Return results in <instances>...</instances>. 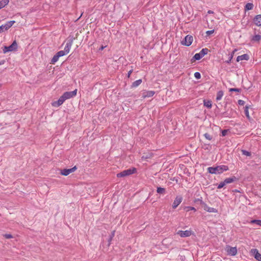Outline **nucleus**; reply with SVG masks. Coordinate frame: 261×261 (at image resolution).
I'll list each match as a JSON object with an SVG mask.
<instances>
[{"label":"nucleus","mask_w":261,"mask_h":261,"mask_svg":"<svg viewBox=\"0 0 261 261\" xmlns=\"http://www.w3.org/2000/svg\"><path fill=\"white\" fill-rule=\"evenodd\" d=\"M245 114L247 118H249V111H248V107L246 106L245 109Z\"/></svg>","instance_id":"35"},{"label":"nucleus","mask_w":261,"mask_h":261,"mask_svg":"<svg viewBox=\"0 0 261 261\" xmlns=\"http://www.w3.org/2000/svg\"><path fill=\"white\" fill-rule=\"evenodd\" d=\"M77 90L75 89L72 91L66 92L62 95L64 99L66 100V99H69L75 96L76 95Z\"/></svg>","instance_id":"5"},{"label":"nucleus","mask_w":261,"mask_h":261,"mask_svg":"<svg viewBox=\"0 0 261 261\" xmlns=\"http://www.w3.org/2000/svg\"><path fill=\"white\" fill-rule=\"evenodd\" d=\"M105 48V46H102L100 48L99 50H102Z\"/></svg>","instance_id":"47"},{"label":"nucleus","mask_w":261,"mask_h":261,"mask_svg":"<svg viewBox=\"0 0 261 261\" xmlns=\"http://www.w3.org/2000/svg\"><path fill=\"white\" fill-rule=\"evenodd\" d=\"M136 171V169L135 168L128 169L127 170H123V171L118 173L117 174V177H122L130 175L134 173Z\"/></svg>","instance_id":"2"},{"label":"nucleus","mask_w":261,"mask_h":261,"mask_svg":"<svg viewBox=\"0 0 261 261\" xmlns=\"http://www.w3.org/2000/svg\"><path fill=\"white\" fill-rule=\"evenodd\" d=\"M182 197L181 196H177L173 201L172 204V208H176L182 202Z\"/></svg>","instance_id":"10"},{"label":"nucleus","mask_w":261,"mask_h":261,"mask_svg":"<svg viewBox=\"0 0 261 261\" xmlns=\"http://www.w3.org/2000/svg\"><path fill=\"white\" fill-rule=\"evenodd\" d=\"M115 235V231H113L112 232V234L111 236V238H110V239L111 240L112 239V238Z\"/></svg>","instance_id":"45"},{"label":"nucleus","mask_w":261,"mask_h":261,"mask_svg":"<svg viewBox=\"0 0 261 261\" xmlns=\"http://www.w3.org/2000/svg\"><path fill=\"white\" fill-rule=\"evenodd\" d=\"M59 57L56 55V54L55 55L51 60V63L53 64H55L59 60Z\"/></svg>","instance_id":"27"},{"label":"nucleus","mask_w":261,"mask_h":261,"mask_svg":"<svg viewBox=\"0 0 261 261\" xmlns=\"http://www.w3.org/2000/svg\"><path fill=\"white\" fill-rule=\"evenodd\" d=\"M236 50L235 49L231 54V55H230L229 57V59L227 61H225V62L227 63V64H229L231 62V61L232 60V59L233 58V55H234V51H236Z\"/></svg>","instance_id":"32"},{"label":"nucleus","mask_w":261,"mask_h":261,"mask_svg":"<svg viewBox=\"0 0 261 261\" xmlns=\"http://www.w3.org/2000/svg\"><path fill=\"white\" fill-rule=\"evenodd\" d=\"M214 32V30H212L207 31L205 32V33H206V35L209 36V35L213 34Z\"/></svg>","instance_id":"40"},{"label":"nucleus","mask_w":261,"mask_h":261,"mask_svg":"<svg viewBox=\"0 0 261 261\" xmlns=\"http://www.w3.org/2000/svg\"><path fill=\"white\" fill-rule=\"evenodd\" d=\"M242 154L246 156H250L251 153L249 152L248 151L245 150H242Z\"/></svg>","instance_id":"34"},{"label":"nucleus","mask_w":261,"mask_h":261,"mask_svg":"<svg viewBox=\"0 0 261 261\" xmlns=\"http://www.w3.org/2000/svg\"><path fill=\"white\" fill-rule=\"evenodd\" d=\"M208 13H210V14H211V13H213V11H211V10H209V11H208Z\"/></svg>","instance_id":"48"},{"label":"nucleus","mask_w":261,"mask_h":261,"mask_svg":"<svg viewBox=\"0 0 261 261\" xmlns=\"http://www.w3.org/2000/svg\"><path fill=\"white\" fill-rule=\"evenodd\" d=\"M253 8V5L252 3H248L245 6V9L246 10H252Z\"/></svg>","instance_id":"26"},{"label":"nucleus","mask_w":261,"mask_h":261,"mask_svg":"<svg viewBox=\"0 0 261 261\" xmlns=\"http://www.w3.org/2000/svg\"><path fill=\"white\" fill-rule=\"evenodd\" d=\"M225 250L228 255L235 256L237 253V249L236 247H231L229 245L226 246Z\"/></svg>","instance_id":"4"},{"label":"nucleus","mask_w":261,"mask_h":261,"mask_svg":"<svg viewBox=\"0 0 261 261\" xmlns=\"http://www.w3.org/2000/svg\"><path fill=\"white\" fill-rule=\"evenodd\" d=\"M9 3V0H2L0 1V9L4 8Z\"/></svg>","instance_id":"20"},{"label":"nucleus","mask_w":261,"mask_h":261,"mask_svg":"<svg viewBox=\"0 0 261 261\" xmlns=\"http://www.w3.org/2000/svg\"><path fill=\"white\" fill-rule=\"evenodd\" d=\"M155 92L154 91H146L142 93V97L144 98L151 97L153 96Z\"/></svg>","instance_id":"14"},{"label":"nucleus","mask_w":261,"mask_h":261,"mask_svg":"<svg viewBox=\"0 0 261 261\" xmlns=\"http://www.w3.org/2000/svg\"><path fill=\"white\" fill-rule=\"evenodd\" d=\"M225 183L224 181L221 182L218 186V189H221L224 186H225Z\"/></svg>","instance_id":"38"},{"label":"nucleus","mask_w":261,"mask_h":261,"mask_svg":"<svg viewBox=\"0 0 261 261\" xmlns=\"http://www.w3.org/2000/svg\"><path fill=\"white\" fill-rule=\"evenodd\" d=\"M249 59V57L247 54H244L241 56H239L237 58V61L239 62L242 60H248Z\"/></svg>","instance_id":"18"},{"label":"nucleus","mask_w":261,"mask_h":261,"mask_svg":"<svg viewBox=\"0 0 261 261\" xmlns=\"http://www.w3.org/2000/svg\"><path fill=\"white\" fill-rule=\"evenodd\" d=\"M15 23V21L11 20L7 22L5 24H3L4 31H6L8 30L10 28H11L12 25Z\"/></svg>","instance_id":"17"},{"label":"nucleus","mask_w":261,"mask_h":261,"mask_svg":"<svg viewBox=\"0 0 261 261\" xmlns=\"http://www.w3.org/2000/svg\"><path fill=\"white\" fill-rule=\"evenodd\" d=\"M4 31V28H3V25H2L1 26H0V33H2Z\"/></svg>","instance_id":"44"},{"label":"nucleus","mask_w":261,"mask_h":261,"mask_svg":"<svg viewBox=\"0 0 261 261\" xmlns=\"http://www.w3.org/2000/svg\"><path fill=\"white\" fill-rule=\"evenodd\" d=\"M156 192L159 194H164L165 193V189L161 187H158Z\"/></svg>","instance_id":"28"},{"label":"nucleus","mask_w":261,"mask_h":261,"mask_svg":"<svg viewBox=\"0 0 261 261\" xmlns=\"http://www.w3.org/2000/svg\"><path fill=\"white\" fill-rule=\"evenodd\" d=\"M251 223H255L258 226H261V220H253L251 221Z\"/></svg>","instance_id":"33"},{"label":"nucleus","mask_w":261,"mask_h":261,"mask_svg":"<svg viewBox=\"0 0 261 261\" xmlns=\"http://www.w3.org/2000/svg\"><path fill=\"white\" fill-rule=\"evenodd\" d=\"M250 252L256 260L258 261H261V254L259 253L257 249H252Z\"/></svg>","instance_id":"9"},{"label":"nucleus","mask_w":261,"mask_h":261,"mask_svg":"<svg viewBox=\"0 0 261 261\" xmlns=\"http://www.w3.org/2000/svg\"><path fill=\"white\" fill-rule=\"evenodd\" d=\"M17 49V44L16 41H14L13 43L9 46H5L3 49V53L6 54L9 51L16 50Z\"/></svg>","instance_id":"3"},{"label":"nucleus","mask_w":261,"mask_h":261,"mask_svg":"<svg viewBox=\"0 0 261 261\" xmlns=\"http://www.w3.org/2000/svg\"><path fill=\"white\" fill-rule=\"evenodd\" d=\"M236 178L234 176H233L232 177L226 178L224 179V181L225 183V185H227L233 182L236 180Z\"/></svg>","instance_id":"19"},{"label":"nucleus","mask_w":261,"mask_h":261,"mask_svg":"<svg viewBox=\"0 0 261 261\" xmlns=\"http://www.w3.org/2000/svg\"><path fill=\"white\" fill-rule=\"evenodd\" d=\"M204 210L209 213H218V210L214 207L208 206L207 205L205 204L204 206Z\"/></svg>","instance_id":"16"},{"label":"nucleus","mask_w":261,"mask_h":261,"mask_svg":"<svg viewBox=\"0 0 261 261\" xmlns=\"http://www.w3.org/2000/svg\"><path fill=\"white\" fill-rule=\"evenodd\" d=\"M193 40V38L192 36L187 35L185 37L184 40L182 41L181 43L183 45L189 46L192 44Z\"/></svg>","instance_id":"8"},{"label":"nucleus","mask_w":261,"mask_h":261,"mask_svg":"<svg viewBox=\"0 0 261 261\" xmlns=\"http://www.w3.org/2000/svg\"><path fill=\"white\" fill-rule=\"evenodd\" d=\"M204 137H205L206 139H207V140H212V137H211V136L210 135H209L208 134H207V133H205V134H204Z\"/></svg>","instance_id":"37"},{"label":"nucleus","mask_w":261,"mask_h":261,"mask_svg":"<svg viewBox=\"0 0 261 261\" xmlns=\"http://www.w3.org/2000/svg\"><path fill=\"white\" fill-rule=\"evenodd\" d=\"M142 83V80L141 79H139V80H138L136 81H135L133 84H132V86L134 87H138L139 85H140Z\"/></svg>","instance_id":"25"},{"label":"nucleus","mask_w":261,"mask_h":261,"mask_svg":"<svg viewBox=\"0 0 261 261\" xmlns=\"http://www.w3.org/2000/svg\"><path fill=\"white\" fill-rule=\"evenodd\" d=\"M204 106L207 108H212V102L210 100H204L203 101Z\"/></svg>","instance_id":"23"},{"label":"nucleus","mask_w":261,"mask_h":261,"mask_svg":"<svg viewBox=\"0 0 261 261\" xmlns=\"http://www.w3.org/2000/svg\"><path fill=\"white\" fill-rule=\"evenodd\" d=\"M82 15V14L81 15V16L79 17L78 19H80V17H81V16Z\"/></svg>","instance_id":"50"},{"label":"nucleus","mask_w":261,"mask_h":261,"mask_svg":"<svg viewBox=\"0 0 261 261\" xmlns=\"http://www.w3.org/2000/svg\"><path fill=\"white\" fill-rule=\"evenodd\" d=\"M194 76L196 79L198 80L201 78V74L199 72H196L194 73Z\"/></svg>","instance_id":"36"},{"label":"nucleus","mask_w":261,"mask_h":261,"mask_svg":"<svg viewBox=\"0 0 261 261\" xmlns=\"http://www.w3.org/2000/svg\"><path fill=\"white\" fill-rule=\"evenodd\" d=\"M65 101L64 98L61 96L57 101H54L52 103V106L55 107H58Z\"/></svg>","instance_id":"13"},{"label":"nucleus","mask_w":261,"mask_h":261,"mask_svg":"<svg viewBox=\"0 0 261 261\" xmlns=\"http://www.w3.org/2000/svg\"><path fill=\"white\" fill-rule=\"evenodd\" d=\"M245 103V102L243 100H238V104L241 106L244 105Z\"/></svg>","instance_id":"41"},{"label":"nucleus","mask_w":261,"mask_h":261,"mask_svg":"<svg viewBox=\"0 0 261 261\" xmlns=\"http://www.w3.org/2000/svg\"><path fill=\"white\" fill-rule=\"evenodd\" d=\"M5 237L7 239H10L12 238V236L10 234H5Z\"/></svg>","instance_id":"43"},{"label":"nucleus","mask_w":261,"mask_h":261,"mask_svg":"<svg viewBox=\"0 0 261 261\" xmlns=\"http://www.w3.org/2000/svg\"><path fill=\"white\" fill-rule=\"evenodd\" d=\"M202 58V57L201 56V55L199 53H196L193 57V58L195 60H199L201 59Z\"/></svg>","instance_id":"30"},{"label":"nucleus","mask_w":261,"mask_h":261,"mask_svg":"<svg viewBox=\"0 0 261 261\" xmlns=\"http://www.w3.org/2000/svg\"><path fill=\"white\" fill-rule=\"evenodd\" d=\"M185 210L187 212H189L190 211H193L194 212H195L196 211V209L194 207L192 206H186L185 207Z\"/></svg>","instance_id":"29"},{"label":"nucleus","mask_w":261,"mask_h":261,"mask_svg":"<svg viewBox=\"0 0 261 261\" xmlns=\"http://www.w3.org/2000/svg\"><path fill=\"white\" fill-rule=\"evenodd\" d=\"M65 101L64 98L61 96L57 101H54L52 103V106L55 107H58Z\"/></svg>","instance_id":"12"},{"label":"nucleus","mask_w":261,"mask_h":261,"mask_svg":"<svg viewBox=\"0 0 261 261\" xmlns=\"http://www.w3.org/2000/svg\"><path fill=\"white\" fill-rule=\"evenodd\" d=\"M228 167L226 165H220L216 167H210L207 168V171L211 174H219L224 171H227Z\"/></svg>","instance_id":"1"},{"label":"nucleus","mask_w":261,"mask_h":261,"mask_svg":"<svg viewBox=\"0 0 261 261\" xmlns=\"http://www.w3.org/2000/svg\"><path fill=\"white\" fill-rule=\"evenodd\" d=\"M208 49L206 48L202 49L199 53L200 54L201 56L203 57L205 55H206L208 53Z\"/></svg>","instance_id":"24"},{"label":"nucleus","mask_w":261,"mask_h":261,"mask_svg":"<svg viewBox=\"0 0 261 261\" xmlns=\"http://www.w3.org/2000/svg\"><path fill=\"white\" fill-rule=\"evenodd\" d=\"M253 22L258 27L261 26V15H257L253 19Z\"/></svg>","instance_id":"15"},{"label":"nucleus","mask_w":261,"mask_h":261,"mask_svg":"<svg viewBox=\"0 0 261 261\" xmlns=\"http://www.w3.org/2000/svg\"><path fill=\"white\" fill-rule=\"evenodd\" d=\"M228 132V129H224L221 132V136L224 137L227 135V133Z\"/></svg>","instance_id":"39"},{"label":"nucleus","mask_w":261,"mask_h":261,"mask_svg":"<svg viewBox=\"0 0 261 261\" xmlns=\"http://www.w3.org/2000/svg\"><path fill=\"white\" fill-rule=\"evenodd\" d=\"M223 95H224V93L222 91H219L217 93L216 100L217 101L220 100L222 99Z\"/></svg>","instance_id":"21"},{"label":"nucleus","mask_w":261,"mask_h":261,"mask_svg":"<svg viewBox=\"0 0 261 261\" xmlns=\"http://www.w3.org/2000/svg\"><path fill=\"white\" fill-rule=\"evenodd\" d=\"M4 63V61L0 62V65L3 64Z\"/></svg>","instance_id":"49"},{"label":"nucleus","mask_w":261,"mask_h":261,"mask_svg":"<svg viewBox=\"0 0 261 261\" xmlns=\"http://www.w3.org/2000/svg\"><path fill=\"white\" fill-rule=\"evenodd\" d=\"M177 234L181 238H186L191 236L192 234V231L191 230H186L185 231L178 230L177 232Z\"/></svg>","instance_id":"7"},{"label":"nucleus","mask_w":261,"mask_h":261,"mask_svg":"<svg viewBox=\"0 0 261 261\" xmlns=\"http://www.w3.org/2000/svg\"><path fill=\"white\" fill-rule=\"evenodd\" d=\"M261 39V36L259 34L254 35L251 39V40L255 42L259 41Z\"/></svg>","instance_id":"22"},{"label":"nucleus","mask_w":261,"mask_h":261,"mask_svg":"<svg viewBox=\"0 0 261 261\" xmlns=\"http://www.w3.org/2000/svg\"><path fill=\"white\" fill-rule=\"evenodd\" d=\"M230 91H236V92H239L240 91V90L239 89H237V88H231L230 89Z\"/></svg>","instance_id":"42"},{"label":"nucleus","mask_w":261,"mask_h":261,"mask_svg":"<svg viewBox=\"0 0 261 261\" xmlns=\"http://www.w3.org/2000/svg\"><path fill=\"white\" fill-rule=\"evenodd\" d=\"M72 43H73V40L72 39H71V40H68L66 44V45L64 47V51L65 52V53H66L67 54L69 53L70 50V48L72 46Z\"/></svg>","instance_id":"11"},{"label":"nucleus","mask_w":261,"mask_h":261,"mask_svg":"<svg viewBox=\"0 0 261 261\" xmlns=\"http://www.w3.org/2000/svg\"><path fill=\"white\" fill-rule=\"evenodd\" d=\"M77 169L76 167L75 166L73 167L70 169H64L61 170L60 173L62 175L67 176L69 174L74 172Z\"/></svg>","instance_id":"6"},{"label":"nucleus","mask_w":261,"mask_h":261,"mask_svg":"<svg viewBox=\"0 0 261 261\" xmlns=\"http://www.w3.org/2000/svg\"><path fill=\"white\" fill-rule=\"evenodd\" d=\"M132 72V70L128 71V75H127L128 77H129L130 76V75L131 74Z\"/></svg>","instance_id":"46"},{"label":"nucleus","mask_w":261,"mask_h":261,"mask_svg":"<svg viewBox=\"0 0 261 261\" xmlns=\"http://www.w3.org/2000/svg\"><path fill=\"white\" fill-rule=\"evenodd\" d=\"M66 54H67L65 53V52L64 50H60L58 51L57 53H56V55H57L59 58L64 56Z\"/></svg>","instance_id":"31"}]
</instances>
